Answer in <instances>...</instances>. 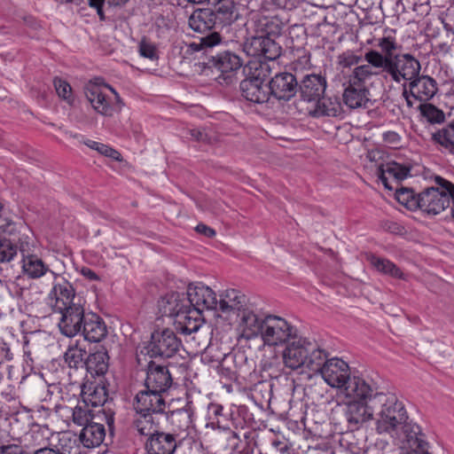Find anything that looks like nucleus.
Returning <instances> with one entry per match:
<instances>
[{
  "mask_svg": "<svg viewBox=\"0 0 454 454\" xmlns=\"http://www.w3.org/2000/svg\"><path fill=\"white\" fill-rule=\"evenodd\" d=\"M376 392L364 380H354L344 388V417L351 430L374 419Z\"/></svg>",
  "mask_w": 454,
  "mask_h": 454,
  "instance_id": "1",
  "label": "nucleus"
},
{
  "mask_svg": "<svg viewBox=\"0 0 454 454\" xmlns=\"http://www.w3.org/2000/svg\"><path fill=\"white\" fill-rule=\"evenodd\" d=\"M281 357L285 367L292 371L307 369L313 372L323 363L324 349L317 343L297 336L286 344Z\"/></svg>",
  "mask_w": 454,
  "mask_h": 454,
  "instance_id": "2",
  "label": "nucleus"
},
{
  "mask_svg": "<svg viewBox=\"0 0 454 454\" xmlns=\"http://www.w3.org/2000/svg\"><path fill=\"white\" fill-rule=\"evenodd\" d=\"M376 431L380 434H396L397 429L408 419L404 404L395 394L376 392Z\"/></svg>",
  "mask_w": 454,
  "mask_h": 454,
  "instance_id": "3",
  "label": "nucleus"
},
{
  "mask_svg": "<svg viewBox=\"0 0 454 454\" xmlns=\"http://www.w3.org/2000/svg\"><path fill=\"white\" fill-rule=\"evenodd\" d=\"M249 69H254V73L239 85L242 97L255 104L267 102L270 93L269 83H265V81L270 74V67L264 62H250Z\"/></svg>",
  "mask_w": 454,
  "mask_h": 454,
  "instance_id": "4",
  "label": "nucleus"
},
{
  "mask_svg": "<svg viewBox=\"0 0 454 454\" xmlns=\"http://www.w3.org/2000/svg\"><path fill=\"white\" fill-rule=\"evenodd\" d=\"M435 186L426 188L418 193L417 207L428 215H438L450 207V187L448 184L450 181L436 176L434 177Z\"/></svg>",
  "mask_w": 454,
  "mask_h": 454,
  "instance_id": "5",
  "label": "nucleus"
},
{
  "mask_svg": "<svg viewBox=\"0 0 454 454\" xmlns=\"http://www.w3.org/2000/svg\"><path fill=\"white\" fill-rule=\"evenodd\" d=\"M85 96L93 109L104 116H113L123 106L120 95L107 84L89 83L85 87Z\"/></svg>",
  "mask_w": 454,
  "mask_h": 454,
  "instance_id": "6",
  "label": "nucleus"
},
{
  "mask_svg": "<svg viewBox=\"0 0 454 454\" xmlns=\"http://www.w3.org/2000/svg\"><path fill=\"white\" fill-rule=\"evenodd\" d=\"M328 354L324 349L323 363L319 365L318 370H315V373H320L324 380L332 387L340 390L339 396L344 395V388H346L354 380H363L359 377H350L348 364L341 359H328Z\"/></svg>",
  "mask_w": 454,
  "mask_h": 454,
  "instance_id": "7",
  "label": "nucleus"
},
{
  "mask_svg": "<svg viewBox=\"0 0 454 454\" xmlns=\"http://www.w3.org/2000/svg\"><path fill=\"white\" fill-rule=\"evenodd\" d=\"M297 329L285 318L275 316H265L262 340L265 346L278 347L297 337Z\"/></svg>",
  "mask_w": 454,
  "mask_h": 454,
  "instance_id": "8",
  "label": "nucleus"
},
{
  "mask_svg": "<svg viewBox=\"0 0 454 454\" xmlns=\"http://www.w3.org/2000/svg\"><path fill=\"white\" fill-rule=\"evenodd\" d=\"M181 340L170 329H164L152 333L151 340L145 344L140 353L150 357H173L181 347Z\"/></svg>",
  "mask_w": 454,
  "mask_h": 454,
  "instance_id": "9",
  "label": "nucleus"
},
{
  "mask_svg": "<svg viewBox=\"0 0 454 454\" xmlns=\"http://www.w3.org/2000/svg\"><path fill=\"white\" fill-rule=\"evenodd\" d=\"M382 68L392 81L402 84H408L412 79L419 75L421 65L411 53H398L392 61Z\"/></svg>",
  "mask_w": 454,
  "mask_h": 454,
  "instance_id": "10",
  "label": "nucleus"
},
{
  "mask_svg": "<svg viewBox=\"0 0 454 454\" xmlns=\"http://www.w3.org/2000/svg\"><path fill=\"white\" fill-rule=\"evenodd\" d=\"M53 286L48 295L49 304L55 312L67 309L69 306L81 302L75 296L73 286L59 274L51 272Z\"/></svg>",
  "mask_w": 454,
  "mask_h": 454,
  "instance_id": "11",
  "label": "nucleus"
},
{
  "mask_svg": "<svg viewBox=\"0 0 454 454\" xmlns=\"http://www.w3.org/2000/svg\"><path fill=\"white\" fill-rule=\"evenodd\" d=\"M389 436L396 441L403 454H411L416 450L427 447V442L420 427L408 419L397 429L396 434Z\"/></svg>",
  "mask_w": 454,
  "mask_h": 454,
  "instance_id": "12",
  "label": "nucleus"
},
{
  "mask_svg": "<svg viewBox=\"0 0 454 454\" xmlns=\"http://www.w3.org/2000/svg\"><path fill=\"white\" fill-rule=\"evenodd\" d=\"M243 49L248 56L262 57L268 60H275L281 55V46L269 34L248 38Z\"/></svg>",
  "mask_w": 454,
  "mask_h": 454,
  "instance_id": "13",
  "label": "nucleus"
},
{
  "mask_svg": "<svg viewBox=\"0 0 454 454\" xmlns=\"http://www.w3.org/2000/svg\"><path fill=\"white\" fill-rule=\"evenodd\" d=\"M133 406L136 412L152 414L165 413L167 408L163 395L146 387L137 392Z\"/></svg>",
  "mask_w": 454,
  "mask_h": 454,
  "instance_id": "14",
  "label": "nucleus"
},
{
  "mask_svg": "<svg viewBox=\"0 0 454 454\" xmlns=\"http://www.w3.org/2000/svg\"><path fill=\"white\" fill-rule=\"evenodd\" d=\"M61 317L59 327L62 334L67 337L75 336L82 331L83 318L86 314L82 303L73 304L67 309L59 312Z\"/></svg>",
  "mask_w": 454,
  "mask_h": 454,
  "instance_id": "15",
  "label": "nucleus"
},
{
  "mask_svg": "<svg viewBox=\"0 0 454 454\" xmlns=\"http://www.w3.org/2000/svg\"><path fill=\"white\" fill-rule=\"evenodd\" d=\"M268 83L270 95L278 100L288 101L298 91V82L291 73L276 74Z\"/></svg>",
  "mask_w": 454,
  "mask_h": 454,
  "instance_id": "16",
  "label": "nucleus"
},
{
  "mask_svg": "<svg viewBox=\"0 0 454 454\" xmlns=\"http://www.w3.org/2000/svg\"><path fill=\"white\" fill-rule=\"evenodd\" d=\"M187 295L191 306L199 309L202 313L204 309L215 310L217 309V297L215 291L200 283L190 284L187 287Z\"/></svg>",
  "mask_w": 454,
  "mask_h": 454,
  "instance_id": "17",
  "label": "nucleus"
},
{
  "mask_svg": "<svg viewBox=\"0 0 454 454\" xmlns=\"http://www.w3.org/2000/svg\"><path fill=\"white\" fill-rule=\"evenodd\" d=\"M207 64L215 67L222 73L223 79L226 81L227 83H231L233 74L242 67L243 60L236 53L225 51L215 56H211Z\"/></svg>",
  "mask_w": 454,
  "mask_h": 454,
  "instance_id": "18",
  "label": "nucleus"
},
{
  "mask_svg": "<svg viewBox=\"0 0 454 454\" xmlns=\"http://www.w3.org/2000/svg\"><path fill=\"white\" fill-rule=\"evenodd\" d=\"M238 317V329L241 338L253 340L262 337L265 317H260L252 309L247 307L242 313H239Z\"/></svg>",
  "mask_w": 454,
  "mask_h": 454,
  "instance_id": "19",
  "label": "nucleus"
},
{
  "mask_svg": "<svg viewBox=\"0 0 454 454\" xmlns=\"http://www.w3.org/2000/svg\"><path fill=\"white\" fill-rule=\"evenodd\" d=\"M366 64L356 66L348 76V82L361 87H369L373 77L378 76L382 72L381 60L377 61L376 59L369 56L366 52L364 56Z\"/></svg>",
  "mask_w": 454,
  "mask_h": 454,
  "instance_id": "20",
  "label": "nucleus"
},
{
  "mask_svg": "<svg viewBox=\"0 0 454 454\" xmlns=\"http://www.w3.org/2000/svg\"><path fill=\"white\" fill-rule=\"evenodd\" d=\"M410 168L397 163L389 161L380 164L377 169V176L386 189L393 191L395 186L399 185V182L405 179L410 175Z\"/></svg>",
  "mask_w": 454,
  "mask_h": 454,
  "instance_id": "21",
  "label": "nucleus"
},
{
  "mask_svg": "<svg viewBox=\"0 0 454 454\" xmlns=\"http://www.w3.org/2000/svg\"><path fill=\"white\" fill-rule=\"evenodd\" d=\"M172 378L167 367L153 362L148 364L145 387L164 394L171 387Z\"/></svg>",
  "mask_w": 454,
  "mask_h": 454,
  "instance_id": "22",
  "label": "nucleus"
},
{
  "mask_svg": "<svg viewBox=\"0 0 454 454\" xmlns=\"http://www.w3.org/2000/svg\"><path fill=\"white\" fill-rule=\"evenodd\" d=\"M326 89V80L321 74H306L298 83V91L301 99L315 102L323 96Z\"/></svg>",
  "mask_w": 454,
  "mask_h": 454,
  "instance_id": "23",
  "label": "nucleus"
},
{
  "mask_svg": "<svg viewBox=\"0 0 454 454\" xmlns=\"http://www.w3.org/2000/svg\"><path fill=\"white\" fill-rule=\"evenodd\" d=\"M405 85L409 88V92L414 99L423 102L432 99L438 91L436 81L433 77L420 74V73Z\"/></svg>",
  "mask_w": 454,
  "mask_h": 454,
  "instance_id": "24",
  "label": "nucleus"
},
{
  "mask_svg": "<svg viewBox=\"0 0 454 454\" xmlns=\"http://www.w3.org/2000/svg\"><path fill=\"white\" fill-rule=\"evenodd\" d=\"M217 300L216 311H220L223 314L230 315L231 313L237 314L242 313L247 306V298L241 294L240 291L236 289H227L222 292Z\"/></svg>",
  "mask_w": 454,
  "mask_h": 454,
  "instance_id": "25",
  "label": "nucleus"
},
{
  "mask_svg": "<svg viewBox=\"0 0 454 454\" xmlns=\"http://www.w3.org/2000/svg\"><path fill=\"white\" fill-rule=\"evenodd\" d=\"M369 87H361L348 82L342 93V99L349 109L368 108L371 105Z\"/></svg>",
  "mask_w": 454,
  "mask_h": 454,
  "instance_id": "26",
  "label": "nucleus"
},
{
  "mask_svg": "<svg viewBox=\"0 0 454 454\" xmlns=\"http://www.w3.org/2000/svg\"><path fill=\"white\" fill-rule=\"evenodd\" d=\"M189 307H191V303L187 294L171 293L159 301L161 314L173 317L174 321L177 315L184 313Z\"/></svg>",
  "mask_w": 454,
  "mask_h": 454,
  "instance_id": "27",
  "label": "nucleus"
},
{
  "mask_svg": "<svg viewBox=\"0 0 454 454\" xmlns=\"http://www.w3.org/2000/svg\"><path fill=\"white\" fill-rule=\"evenodd\" d=\"M80 333L86 340L99 342L107 335V328L99 316L89 312L83 318V325Z\"/></svg>",
  "mask_w": 454,
  "mask_h": 454,
  "instance_id": "28",
  "label": "nucleus"
},
{
  "mask_svg": "<svg viewBox=\"0 0 454 454\" xmlns=\"http://www.w3.org/2000/svg\"><path fill=\"white\" fill-rule=\"evenodd\" d=\"M145 449L148 454H173L176 449V440L172 434L156 432L148 438Z\"/></svg>",
  "mask_w": 454,
  "mask_h": 454,
  "instance_id": "29",
  "label": "nucleus"
},
{
  "mask_svg": "<svg viewBox=\"0 0 454 454\" xmlns=\"http://www.w3.org/2000/svg\"><path fill=\"white\" fill-rule=\"evenodd\" d=\"M309 113L311 116L316 118L324 116L341 117L343 108L339 98L320 97L319 99L315 101L313 108L309 109Z\"/></svg>",
  "mask_w": 454,
  "mask_h": 454,
  "instance_id": "30",
  "label": "nucleus"
},
{
  "mask_svg": "<svg viewBox=\"0 0 454 454\" xmlns=\"http://www.w3.org/2000/svg\"><path fill=\"white\" fill-rule=\"evenodd\" d=\"M176 329L185 335L196 333L203 324L202 313L192 306L177 315L174 321Z\"/></svg>",
  "mask_w": 454,
  "mask_h": 454,
  "instance_id": "31",
  "label": "nucleus"
},
{
  "mask_svg": "<svg viewBox=\"0 0 454 454\" xmlns=\"http://www.w3.org/2000/svg\"><path fill=\"white\" fill-rule=\"evenodd\" d=\"M188 22L190 27L199 33L210 31L217 25L214 10L209 8L195 10Z\"/></svg>",
  "mask_w": 454,
  "mask_h": 454,
  "instance_id": "32",
  "label": "nucleus"
},
{
  "mask_svg": "<svg viewBox=\"0 0 454 454\" xmlns=\"http://www.w3.org/2000/svg\"><path fill=\"white\" fill-rule=\"evenodd\" d=\"M378 47L380 49V51L376 50H370L366 51V53L372 57V59H376L378 62H380L381 59V67L383 68L387 65V63L388 61H392L394 58L398 54L395 53L397 43L395 39L391 37H382L378 41Z\"/></svg>",
  "mask_w": 454,
  "mask_h": 454,
  "instance_id": "33",
  "label": "nucleus"
},
{
  "mask_svg": "<svg viewBox=\"0 0 454 454\" xmlns=\"http://www.w3.org/2000/svg\"><path fill=\"white\" fill-rule=\"evenodd\" d=\"M109 367V356L104 349L97 350L86 357L85 371L91 376H103Z\"/></svg>",
  "mask_w": 454,
  "mask_h": 454,
  "instance_id": "34",
  "label": "nucleus"
},
{
  "mask_svg": "<svg viewBox=\"0 0 454 454\" xmlns=\"http://www.w3.org/2000/svg\"><path fill=\"white\" fill-rule=\"evenodd\" d=\"M106 436L105 427L102 424L91 422L84 427L80 434V441L86 448L99 446Z\"/></svg>",
  "mask_w": 454,
  "mask_h": 454,
  "instance_id": "35",
  "label": "nucleus"
},
{
  "mask_svg": "<svg viewBox=\"0 0 454 454\" xmlns=\"http://www.w3.org/2000/svg\"><path fill=\"white\" fill-rule=\"evenodd\" d=\"M81 395L83 403L94 407L103 405L107 400V392L105 386L96 383L84 384L82 387Z\"/></svg>",
  "mask_w": 454,
  "mask_h": 454,
  "instance_id": "36",
  "label": "nucleus"
},
{
  "mask_svg": "<svg viewBox=\"0 0 454 454\" xmlns=\"http://www.w3.org/2000/svg\"><path fill=\"white\" fill-rule=\"evenodd\" d=\"M64 362L69 369L74 371L84 370L87 352L77 341L70 343L64 353Z\"/></svg>",
  "mask_w": 454,
  "mask_h": 454,
  "instance_id": "37",
  "label": "nucleus"
},
{
  "mask_svg": "<svg viewBox=\"0 0 454 454\" xmlns=\"http://www.w3.org/2000/svg\"><path fill=\"white\" fill-rule=\"evenodd\" d=\"M215 4L218 5L215 11H214L217 25H230L237 20L236 8L233 1L220 0L215 2Z\"/></svg>",
  "mask_w": 454,
  "mask_h": 454,
  "instance_id": "38",
  "label": "nucleus"
},
{
  "mask_svg": "<svg viewBox=\"0 0 454 454\" xmlns=\"http://www.w3.org/2000/svg\"><path fill=\"white\" fill-rule=\"evenodd\" d=\"M132 426L139 434L145 436L151 437V435L158 432L156 429L157 424L152 413L136 412Z\"/></svg>",
  "mask_w": 454,
  "mask_h": 454,
  "instance_id": "39",
  "label": "nucleus"
},
{
  "mask_svg": "<svg viewBox=\"0 0 454 454\" xmlns=\"http://www.w3.org/2000/svg\"><path fill=\"white\" fill-rule=\"evenodd\" d=\"M22 269L25 274L30 278H38L47 272H50L51 274L53 272L36 255H27L25 259H22Z\"/></svg>",
  "mask_w": 454,
  "mask_h": 454,
  "instance_id": "40",
  "label": "nucleus"
},
{
  "mask_svg": "<svg viewBox=\"0 0 454 454\" xmlns=\"http://www.w3.org/2000/svg\"><path fill=\"white\" fill-rule=\"evenodd\" d=\"M368 260L379 272L388 275L395 278H403V273L402 270L389 260L375 255H370Z\"/></svg>",
  "mask_w": 454,
  "mask_h": 454,
  "instance_id": "41",
  "label": "nucleus"
},
{
  "mask_svg": "<svg viewBox=\"0 0 454 454\" xmlns=\"http://www.w3.org/2000/svg\"><path fill=\"white\" fill-rule=\"evenodd\" d=\"M420 114L431 124H441L445 121V114L435 106L424 103L419 106Z\"/></svg>",
  "mask_w": 454,
  "mask_h": 454,
  "instance_id": "42",
  "label": "nucleus"
},
{
  "mask_svg": "<svg viewBox=\"0 0 454 454\" xmlns=\"http://www.w3.org/2000/svg\"><path fill=\"white\" fill-rule=\"evenodd\" d=\"M167 419L178 430H185L191 424V414L187 410L177 409L167 414Z\"/></svg>",
  "mask_w": 454,
  "mask_h": 454,
  "instance_id": "43",
  "label": "nucleus"
},
{
  "mask_svg": "<svg viewBox=\"0 0 454 454\" xmlns=\"http://www.w3.org/2000/svg\"><path fill=\"white\" fill-rule=\"evenodd\" d=\"M18 254V246L10 239L0 238V263L12 262Z\"/></svg>",
  "mask_w": 454,
  "mask_h": 454,
  "instance_id": "44",
  "label": "nucleus"
},
{
  "mask_svg": "<svg viewBox=\"0 0 454 454\" xmlns=\"http://www.w3.org/2000/svg\"><path fill=\"white\" fill-rule=\"evenodd\" d=\"M73 422L79 427H86L91 423L92 414L91 411L88 408V405L83 403L82 405H76L72 411Z\"/></svg>",
  "mask_w": 454,
  "mask_h": 454,
  "instance_id": "45",
  "label": "nucleus"
},
{
  "mask_svg": "<svg viewBox=\"0 0 454 454\" xmlns=\"http://www.w3.org/2000/svg\"><path fill=\"white\" fill-rule=\"evenodd\" d=\"M221 41L220 35L216 32L210 33L209 35L200 37L199 42H193L190 44V48L193 51L200 50H207L217 45Z\"/></svg>",
  "mask_w": 454,
  "mask_h": 454,
  "instance_id": "46",
  "label": "nucleus"
},
{
  "mask_svg": "<svg viewBox=\"0 0 454 454\" xmlns=\"http://www.w3.org/2000/svg\"><path fill=\"white\" fill-rule=\"evenodd\" d=\"M395 197L396 200L403 205H406L407 207H417V198L418 194H416L413 190L409 188L395 186Z\"/></svg>",
  "mask_w": 454,
  "mask_h": 454,
  "instance_id": "47",
  "label": "nucleus"
},
{
  "mask_svg": "<svg viewBox=\"0 0 454 454\" xmlns=\"http://www.w3.org/2000/svg\"><path fill=\"white\" fill-rule=\"evenodd\" d=\"M85 145H88L90 148L96 150L102 155H105L108 158H111L118 161L121 160V153L106 145L91 140H88L87 142H85Z\"/></svg>",
  "mask_w": 454,
  "mask_h": 454,
  "instance_id": "48",
  "label": "nucleus"
},
{
  "mask_svg": "<svg viewBox=\"0 0 454 454\" xmlns=\"http://www.w3.org/2000/svg\"><path fill=\"white\" fill-rule=\"evenodd\" d=\"M53 84L58 96L71 105L74 101V97L70 84L59 78H55Z\"/></svg>",
  "mask_w": 454,
  "mask_h": 454,
  "instance_id": "49",
  "label": "nucleus"
},
{
  "mask_svg": "<svg viewBox=\"0 0 454 454\" xmlns=\"http://www.w3.org/2000/svg\"><path fill=\"white\" fill-rule=\"evenodd\" d=\"M128 0H88V4L90 7L96 10L99 19L101 20H105V14L103 11V7L107 4L108 6H115L121 5L127 2Z\"/></svg>",
  "mask_w": 454,
  "mask_h": 454,
  "instance_id": "50",
  "label": "nucleus"
},
{
  "mask_svg": "<svg viewBox=\"0 0 454 454\" xmlns=\"http://www.w3.org/2000/svg\"><path fill=\"white\" fill-rule=\"evenodd\" d=\"M361 59V56L356 55L351 51H347L337 57V63L342 68H349L359 64Z\"/></svg>",
  "mask_w": 454,
  "mask_h": 454,
  "instance_id": "51",
  "label": "nucleus"
},
{
  "mask_svg": "<svg viewBox=\"0 0 454 454\" xmlns=\"http://www.w3.org/2000/svg\"><path fill=\"white\" fill-rule=\"evenodd\" d=\"M139 53L144 58L149 59L151 60L156 59L158 58L155 45L145 40H142L139 43Z\"/></svg>",
  "mask_w": 454,
  "mask_h": 454,
  "instance_id": "52",
  "label": "nucleus"
},
{
  "mask_svg": "<svg viewBox=\"0 0 454 454\" xmlns=\"http://www.w3.org/2000/svg\"><path fill=\"white\" fill-rule=\"evenodd\" d=\"M66 441V439L63 437L62 439L59 440L60 442V445H61V448H62V450L60 451L59 450H55L53 449H50V448H43V449H40L38 450H36L35 452V454H71V450L74 447L75 448V442L74 441H71L70 439H68V442L70 443L69 445V450H67L64 448V444H62V442Z\"/></svg>",
  "mask_w": 454,
  "mask_h": 454,
  "instance_id": "53",
  "label": "nucleus"
},
{
  "mask_svg": "<svg viewBox=\"0 0 454 454\" xmlns=\"http://www.w3.org/2000/svg\"><path fill=\"white\" fill-rule=\"evenodd\" d=\"M18 249L22 254L23 259L27 257V255H31V243H30V238L28 236H23L20 239Z\"/></svg>",
  "mask_w": 454,
  "mask_h": 454,
  "instance_id": "54",
  "label": "nucleus"
},
{
  "mask_svg": "<svg viewBox=\"0 0 454 454\" xmlns=\"http://www.w3.org/2000/svg\"><path fill=\"white\" fill-rule=\"evenodd\" d=\"M383 140L391 146H396L401 141V137L395 131H387L383 134Z\"/></svg>",
  "mask_w": 454,
  "mask_h": 454,
  "instance_id": "55",
  "label": "nucleus"
},
{
  "mask_svg": "<svg viewBox=\"0 0 454 454\" xmlns=\"http://www.w3.org/2000/svg\"><path fill=\"white\" fill-rule=\"evenodd\" d=\"M13 359V353L11 350V348L7 345V343H3L0 347V366L4 364L6 361H11Z\"/></svg>",
  "mask_w": 454,
  "mask_h": 454,
  "instance_id": "56",
  "label": "nucleus"
},
{
  "mask_svg": "<svg viewBox=\"0 0 454 454\" xmlns=\"http://www.w3.org/2000/svg\"><path fill=\"white\" fill-rule=\"evenodd\" d=\"M189 134L192 138L198 142H207L208 137L207 134L204 131V129H189Z\"/></svg>",
  "mask_w": 454,
  "mask_h": 454,
  "instance_id": "57",
  "label": "nucleus"
},
{
  "mask_svg": "<svg viewBox=\"0 0 454 454\" xmlns=\"http://www.w3.org/2000/svg\"><path fill=\"white\" fill-rule=\"evenodd\" d=\"M0 454H22V450L15 444L6 445L0 447Z\"/></svg>",
  "mask_w": 454,
  "mask_h": 454,
  "instance_id": "58",
  "label": "nucleus"
},
{
  "mask_svg": "<svg viewBox=\"0 0 454 454\" xmlns=\"http://www.w3.org/2000/svg\"><path fill=\"white\" fill-rule=\"evenodd\" d=\"M272 446L280 454H288L289 453L290 447L288 446V444L286 442H285L283 441H279V440L274 441L272 442Z\"/></svg>",
  "mask_w": 454,
  "mask_h": 454,
  "instance_id": "59",
  "label": "nucleus"
},
{
  "mask_svg": "<svg viewBox=\"0 0 454 454\" xmlns=\"http://www.w3.org/2000/svg\"><path fill=\"white\" fill-rule=\"evenodd\" d=\"M196 231L208 238L214 237L215 235V230L202 223L197 225Z\"/></svg>",
  "mask_w": 454,
  "mask_h": 454,
  "instance_id": "60",
  "label": "nucleus"
},
{
  "mask_svg": "<svg viewBox=\"0 0 454 454\" xmlns=\"http://www.w3.org/2000/svg\"><path fill=\"white\" fill-rule=\"evenodd\" d=\"M81 273L83 277H85L89 280H98L99 279V277L97 275V273L88 267H82L81 270Z\"/></svg>",
  "mask_w": 454,
  "mask_h": 454,
  "instance_id": "61",
  "label": "nucleus"
},
{
  "mask_svg": "<svg viewBox=\"0 0 454 454\" xmlns=\"http://www.w3.org/2000/svg\"><path fill=\"white\" fill-rule=\"evenodd\" d=\"M402 87H403L402 95L405 98L407 106L411 108L413 106V101L411 98H412L411 94L409 92V88L405 84H402Z\"/></svg>",
  "mask_w": 454,
  "mask_h": 454,
  "instance_id": "62",
  "label": "nucleus"
},
{
  "mask_svg": "<svg viewBox=\"0 0 454 454\" xmlns=\"http://www.w3.org/2000/svg\"><path fill=\"white\" fill-rule=\"evenodd\" d=\"M301 65L302 67H306L307 66H310L309 63V56L307 54L302 55L298 59V60L294 63V68L297 69L298 66Z\"/></svg>",
  "mask_w": 454,
  "mask_h": 454,
  "instance_id": "63",
  "label": "nucleus"
},
{
  "mask_svg": "<svg viewBox=\"0 0 454 454\" xmlns=\"http://www.w3.org/2000/svg\"><path fill=\"white\" fill-rule=\"evenodd\" d=\"M448 185L450 187V201L452 206L450 207V216L454 220V184H448ZM449 192V190H447Z\"/></svg>",
  "mask_w": 454,
  "mask_h": 454,
  "instance_id": "64",
  "label": "nucleus"
}]
</instances>
